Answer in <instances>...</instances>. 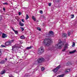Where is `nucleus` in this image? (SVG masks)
Masks as SVG:
<instances>
[{"mask_svg": "<svg viewBox=\"0 0 77 77\" xmlns=\"http://www.w3.org/2000/svg\"><path fill=\"white\" fill-rule=\"evenodd\" d=\"M32 46H31L29 47H27L26 48V49L27 50H30V49H32Z\"/></svg>", "mask_w": 77, "mask_h": 77, "instance_id": "obj_11", "label": "nucleus"}, {"mask_svg": "<svg viewBox=\"0 0 77 77\" xmlns=\"http://www.w3.org/2000/svg\"><path fill=\"white\" fill-rule=\"evenodd\" d=\"M1 55H2V51L0 49V56H1Z\"/></svg>", "mask_w": 77, "mask_h": 77, "instance_id": "obj_34", "label": "nucleus"}, {"mask_svg": "<svg viewBox=\"0 0 77 77\" xmlns=\"http://www.w3.org/2000/svg\"><path fill=\"white\" fill-rule=\"evenodd\" d=\"M41 69L42 71H44L45 70V68H44V67H42L41 68Z\"/></svg>", "mask_w": 77, "mask_h": 77, "instance_id": "obj_21", "label": "nucleus"}, {"mask_svg": "<svg viewBox=\"0 0 77 77\" xmlns=\"http://www.w3.org/2000/svg\"><path fill=\"white\" fill-rule=\"evenodd\" d=\"M19 24L20 26H24V24L23 23H21V21H20L19 22Z\"/></svg>", "mask_w": 77, "mask_h": 77, "instance_id": "obj_13", "label": "nucleus"}, {"mask_svg": "<svg viewBox=\"0 0 77 77\" xmlns=\"http://www.w3.org/2000/svg\"><path fill=\"white\" fill-rule=\"evenodd\" d=\"M43 42L44 44H45V45L49 46L50 45V44L52 42V39L51 38H46L44 40Z\"/></svg>", "mask_w": 77, "mask_h": 77, "instance_id": "obj_1", "label": "nucleus"}, {"mask_svg": "<svg viewBox=\"0 0 77 77\" xmlns=\"http://www.w3.org/2000/svg\"><path fill=\"white\" fill-rule=\"evenodd\" d=\"M66 65L67 66H69V65H71V62H69L66 63Z\"/></svg>", "mask_w": 77, "mask_h": 77, "instance_id": "obj_15", "label": "nucleus"}, {"mask_svg": "<svg viewBox=\"0 0 77 77\" xmlns=\"http://www.w3.org/2000/svg\"><path fill=\"white\" fill-rule=\"evenodd\" d=\"M3 10L4 11H5L6 10V9H5V8H3Z\"/></svg>", "mask_w": 77, "mask_h": 77, "instance_id": "obj_40", "label": "nucleus"}, {"mask_svg": "<svg viewBox=\"0 0 77 77\" xmlns=\"http://www.w3.org/2000/svg\"><path fill=\"white\" fill-rule=\"evenodd\" d=\"M75 46V43L74 42H73V45H72V47H74Z\"/></svg>", "mask_w": 77, "mask_h": 77, "instance_id": "obj_26", "label": "nucleus"}, {"mask_svg": "<svg viewBox=\"0 0 77 77\" xmlns=\"http://www.w3.org/2000/svg\"><path fill=\"white\" fill-rule=\"evenodd\" d=\"M62 42L60 40H58V43L57 44L55 45V48H59V49H60V48H62V45H64V44L63 43L62 45H60Z\"/></svg>", "mask_w": 77, "mask_h": 77, "instance_id": "obj_2", "label": "nucleus"}, {"mask_svg": "<svg viewBox=\"0 0 77 77\" xmlns=\"http://www.w3.org/2000/svg\"><path fill=\"white\" fill-rule=\"evenodd\" d=\"M61 66H60V65L58 66L56 68L53 69V72H57V71H58V70L60 68Z\"/></svg>", "mask_w": 77, "mask_h": 77, "instance_id": "obj_5", "label": "nucleus"}, {"mask_svg": "<svg viewBox=\"0 0 77 77\" xmlns=\"http://www.w3.org/2000/svg\"><path fill=\"white\" fill-rule=\"evenodd\" d=\"M66 50V48H64V49L62 50V51H65Z\"/></svg>", "mask_w": 77, "mask_h": 77, "instance_id": "obj_29", "label": "nucleus"}, {"mask_svg": "<svg viewBox=\"0 0 77 77\" xmlns=\"http://www.w3.org/2000/svg\"><path fill=\"white\" fill-rule=\"evenodd\" d=\"M3 5H8V3L7 2H5V3H3Z\"/></svg>", "mask_w": 77, "mask_h": 77, "instance_id": "obj_28", "label": "nucleus"}, {"mask_svg": "<svg viewBox=\"0 0 77 77\" xmlns=\"http://www.w3.org/2000/svg\"><path fill=\"white\" fill-rule=\"evenodd\" d=\"M17 47L16 46V45H14V46H12V49H14V48H17Z\"/></svg>", "mask_w": 77, "mask_h": 77, "instance_id": "obj_22", "label": "nucleus"}, {"mask_svg": "<svg viewBox=\"0 0 77 77\" xmlns=\"http://www.w3.org/2000/svg\"><path fill=\"white\" fill-rule=\"evenodd\" d=\"M57 77H58V76H57Z\"/></svg>", "mask_w": 77, "mask_h": 77, "instance_id": "obj_46", "label": "nucleus"}, {"mask_svg": "<svg viewBox=\"0 0 77 77\" xmlns=\"http://www.w3.org/2000/svg\"><path fill=\"white\" fill-rule=\"evenodd\" d=\"M46 35L47 37H49L50 36V37H53L54 35V32L53 31H49L48 34L47 33H46Z\"/></svg>", "mask_w": 77, "mask_h": 77, "instance_id": "obj_4", "label": "nucleus"}, {"mask_svg": "<svg viewBox=\"0 0 77 77\" xmlns=\"http://www.w3.org/2000/svg\"><path fill=\"white\" fill-rule=\"evenodd\" d=\"M71 18H73L74 17V14L71 15L70 16Z\"/></svg>", "mask_w": 77, "mask_h": 77, "instance_id": "obj_23", "label": "nucleus"}, {"mask_svg": "<svg viewBox=\"0 0 77 77\" xmlns=\"http://www.w3.org/2000/svg\"><path fill=\"white\" fill-rule=\"evenodd\" d=\"M5 60H7V58H5Z\"/></svg>", "mask_w": 77, "mask_h": 77, "instance_id": "obj_45", "label": "nucleus"}, {"mask_svg": "<svg viewBox=\"0 0 77 77\" xmlns=\"http://www.w3.org/2000/svg\"><path fill=\"white\" fill-rule=\"evenodd\" d=\"M6 72V71L5 70H2L0 74L1 75H3L4 74H5Z\"/></svg>", "mask_w": 77, "mask_h": 77, "instance_id": "obj_9", "label": "nucleus"}, {"mask_svg": "<svg viewBox=\"0 0 77 77\" xmlns=\"http://www.w3.org/2000/svg\"><path fill=\"white\" fill-rule=\"evenodd\" d=\"M44 51V48L43 46L40 48L38 50V53L39 54H41Z\"/></svg>", "mask_w": 77, "mask_h": 77, "instance_id": "obj_3", "label": "nucleus"}, {"mask_svg": "<svg viewBox=\"0 0 77 77\" xmlns=\"http://www.w3.org/2000/svg\"><path fill=\"white\" fill-rule=\"evenodd\" d=\"M70 71V69H67V70H66V72H69Z\"/></svg>", "mask_w": 77, "mask_h": 77, "instance_id": "obj_31", "label": "nucleus"}, {"mask_svg": "<svg viewBox=\"0 0 77 77\" xmlns=\"http://www.w3.org/2000/svg\"><path fill=\"white\" fill-rule=\"evenodd\" d=\"M2 20V16L1 15H0V21Z\"/></svg>", "mask_w": 77, "mask_h": 77, "instance_id": "obj_27", "label": "nucleus"}, {"mask_svg": "<svg viewBox=\"0 0 77 77\" xmlns=\"http://www.w3.org/2000/svg\"><path fill=\"white\" fill-rule=\"evenodd\" d=\"M12 29V30H13V31H14V32L15 31V29H14V28H13V27H12L11 28Z\"/></svg>", "mask_w": 77, "mask_h": 77, "instance_id": "obj_36", "label": "nucleus"}, {"mask_svg": "<svg viewBox=\"0 0 77 77\" xmlns=\"http://www.w3.org/2000/svg\"><path fill=\"white\" fill-rule=\"evenodd\" d=\"M51 3H49L48 4V6H51Z\"/></svg>", "mask_w": 77, "mask_h": 77, "instance_id": "obj_37", "label": "nucleus"}, {"mask_svg": "<svg viewBox=\"0 0 77 77\" xmlns=\"http://www.w3.org/2000/svg\"><path fill=\"white\" fill-rule=\"evenodd\" d=\"M2 37V38H6L7 37V35L5 33H3Z\"/></svg>", "mask_w": 77, "mask_h": 77, "instance_id": "obj_8", "label": "nucleus"}, {"mask_svg": "<svg viewBox=\"0 0 77 77\" xmlns=\"http://www.w3.org/2000/svg\"><path fill=\"white\" fill-rule=\"evenodd\" d=\"M76 51V50H74L73 51L69 52L70 54H72L75 53Z\"/></svg>", "mask_w": 77, "mask_h": 77, "instance_id": "obj_12", "label": "nucleus"}, {"mask_svg": "<svg viewBox=\"0 0 77 77\" xmlns=\"http://www.w3.org/2000/svg\"><path fill=\"white\" fill-rule=\"evenodd\" d=\"M4 63H5V60H2L0 62L1 64H3Z\"/></svg>", "mask_w": 77, "mask_h": 77, "instance_id": "obj_18", "label": "nucleus"}, {"mask_svg": "<svg viewBox=\"0 0 77 77\" xmlns=\"http://www.w3.org/2000/svg\"><path fill=\"white\" fill-rule=\"evenodd\" d=\"M9 77H13L11 76H9Z\"/></svg>", "mask_w": 77, "mask_h": 77, "instance_id": "obj_43", "label": "nucleus"}, {"mask_svg": "<svg viewBox=\"0 0 77 77\" xmlns=\"http://www.w3.org/2000/svg\"><path fill=\"white\" fill-rule=\"evenodd\" d=\"M20 38L21 39H25V38H26V37H25L23 35H22L20 36Z\"/></svg>", "mask_w": 77, "mask_h": 77, "instance_id": "obj_17", "label": "nucleus"}, {"mask_svg": "<svg viewBox=\"0 0 77 77\" xmlns=\"http://www.w3.org/2000/svg\"><path fill=\"white\" fill-rule=\"evenodd\" d=\"M40 13L42 14H43V11H42L41 10L40 12Z\"/></svg>", "mask_w": 77, "mask_h": 77, "instance_id": "obj_32", "label": "nucleus"}, {"mask_svg": "<svg viewBox=\"0 0 77 77\" xmlns=\"http://www.w3.org/2000/svg\"><path fill=\"white\" fill-rule=\"evenodd\" d=\"M22 21L23 23H24V19H22Z\"/></svg>", "mask_w": 77, "mask_h": 77, "instance_id": "obj_39", "label": "nucleus"}, {"mask_svg": "<svg viewBox=\"0 0 77 77\" xmlns=\"http://www.w3.org/2000/svg\"><path fill=\"white\" fill-rule=\"evenodd\" d=\"M29 18V15L28 14H26V20H28V19Z\"/></svg>", "mask_w": 77, "mask_h": 77, "instance_id": "obj_19", "label": "nucleus"}, {"mask_svg": "<svg viewBox=\"0 0 77 77\" xmlns=\"http://www.w3.org/2000/svg\"><path fill=\"white\" fill-rule=\"evenodd\" d=\"M31 66H32V67H33V65H31Z\"/></svg>", "mask_w": 77, "mask_h": 77, "instance_id": "obj_44", "label": "nucleus"}, {"mask_svg": "<svg viewBox=\"0 0 77 77\" xmlns=\"http://www.w3.org/2000/svg\"><path fill=\"white\" fill-rule=\"evenodd\" d=\"M1 46L2 47H5V46L3 45H2Z\"/></svg>", "mask_w": 77, "mask_h": 77, "instance_id": "obj_38", "label": "nucleus"}, {"mask_svg": "<svg viewBox=\"0 0 77 77\" xmlns=\"http://www.w3.org/2000/svg\"><path fill=\"white\" fill-rule=\"evenodd\" d=\"M68 34L69 36H70V35H71V33H70V32H68Z\"/></svg>", "mask_w": 77, "mask_h": 77, "instance_id": "obj_33", "label": "nucleus"}, {"mask_svg": "<svg viewBox=\"0 0 77 77\" xmlns=\"http://www.w3.org/2000/svg\"><path fill=\"white\" fill-rule=\"evenodd\" d=\"M18 18V17H15V19H17V18Z\"/></svg>", "mask_w": 77, "mask_h": 77, "instance_id": "obj_42", "label": "nucleus"}, {"mask_svg": "<svg viewBox=\"0 0 77 77\" xmlns=\"http://www.w3.org/2000/svg\"><path fill=\"white\" fill-rule=\"evenodd\" d=\"M24 77H28V75H24Z\"/></svg>", "mask_w": 77, "mask_h": 77, "instance_id": "obj_41", "label": "nucleus"}, {"mask_svg": "<svg viewBox=\"0 0 77 77\" xmlns=\"http://www.w3.org/2000/svg\"><path fill=\"white\" fill-rule=\"evenodd\" d=\"M44 60V59L43 58H39L38 59V63H41Z\"/></svg>", "mask_w": 77, "mask_h": 77, "instance_id": "obj_7", "label": "nucleus"}, {"mask_svg": "<svg viewBox=\"0 0 77 77\" xmlns=\"http://www.w3.org/2000/svg\"><path fill=\"white\" fill-rule=\"evenodd\" d=\"M64 48H65L66 49L68 48V44H66Z\"/></svg>", "mask_w": 77, "mask_h": 77, "instance_id": "obj_20", "label": "nucleus"}, {"mask_svg": "<svg viewBox=\"0 0 77 77\" xmlns=\"http://www.w3.org/2000/svg\"><path fill=\"white\" fill-rule=\"evenodd\" d=\"M20 29H21L22 31H24V29L23 27H21Z\"/></svg>", "mask_w": 77, "mask_h": 77, "instance_id": "obj_30", "label": "nucleus"}, {"mask_svg": "<svg viewBox=\"0 0 77 77\" xmlns=\"http://www.w3.org/2000/svg\"><path fill=\"white\" fill-rule=\"evenodd\" d=\"M62 36L63 37H67V35L65 33H63L62 34Z\"/></svg>", "mask_w": 77, "mask_h": 77, "instance_id": "obj_10", "label": "nucleus"}, {"mask_svg": "<svg viewBox=\"0 0 77 77\" xmlns=\"http://www.w3.org/2000/svg\"><path fill=\"white\" fill-rule=\"evenodd\" d=\"M14 32L15 34H18V32L17 31H15Z\"/></svg>", "mask_w": 77, "mask_h": 77, "instance_id": "obj_25", "label": "nucleus"}, {"mask_svg": "<svg viewBox=\"0 0 77 77\" xmlns=\"http://www.w3.org/2000/svg\"><path fill=\"white\" fill-rule=\"evenodd\" d=\"M64 75H65L64 74H63L62 75H58V77H64Z\"/></svg>", "mask_w": 77, "mask_h": 77, "instance_id": "obj_14", "label": "nucleus"}, {"mask_svg": "<svg viewBox=\"0 0 77 77\" xmlns=\"http://www.w3.org/2000/svg\"><path fill=\"white\" fill-rule=\"evenodd\" d=\"M14 40H10L8 42H7L5 43V45L6 46H8V45H11V44L14 42Z\"/></svg>", "mask_w": 77, "mask_h": 77, "instance_id": "obj_6", "label": "nucleus"}, {"mask_svg": "<svg viewBox=\"0 0 77 77\" xmlns=\"http://www.w3.org/2000/svg\"><path fill=\"white\" fill-rule=\"evenodd\" d=\"M18 14H19V15H21L22 14L20 12H19Z\"/></svg>", "mask_w": 77, "mask_h": 77, "instance_id": "obj_35", "label": "nucleus"}, {"mask_svg": "<svg viewBox=\"0 0 77 77\" xmlns=\"http://www.w3.org/2000/svg\"><path fill=\"white\" fill-rule=\"evenodd\" d=\"M32 18L33 20H34L35 21H36V19L35 18V16H32Z\"/></svg>", "mask_w": 77, "mask_h": 77, "instance_id": "obj_16", "label": "nucleus"}, {"mask_svg": "<svg viewBox=\"0 0 77 77\" xmlns=\"http://www.w3.org/2000/svg\"><path fill=\"white\" fill-rule=\"evenodd\" d=\"M37 30H39V31H41V29L39 27H37Z\"/></svg>", "mask_w": 77, "mask_h": 77, "instance_id": "obj_24", "label": "nucleus"}]
</instances>
